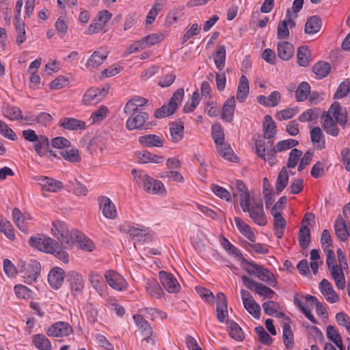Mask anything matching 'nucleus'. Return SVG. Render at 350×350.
Instances as JSON below:
<instances>
[{
  "label": "nucleus",
  "mask_w": 350,
  "mask_h": 350,
  "mask_svg": "<svg viewBox=\"0 0 350 350\" xmlns=\"http://www.w3.org/2000/svg\"><path fill=\"white\" fill-rule=\"evenodd\" d=\"M310 52L308 46H302L298 48L297 53V62L299 66L306 67L310 64Z\"/></svg>",
  "instance_id": "3c124183"
},
{
  "label": "nucleus",
  "mask_w": 350,
  "mask_h": 350,
  "mask_svg": "<svg viewBox=\"0 0 350 350\" xmlns=\"http://www.w3.org/2000/svg\"><path fill=\"white\" fill-rule=\"evenodd\" d=\"M65 279V271L59 268L55 267L49 273L48 280L51 288L58 290L62 286Z\"/></svg>",
  "instance_id": "5701e85b"
},
{
  "label": "nucleus",
  "mask_w": 350,
  "mask_h": 350,
  "mask_svg": "<svg viewBox=\"0 0 350 350\" xmlns=\"http://www.w3.org/2000/svg\"><path fill=\"white\" fill-rule=\"evenodd\" d=\"M88 280L92 288L100 296H104L106 293L107 286L103 280V275L99 272H90L88 275Z\"/></svg>",
  "instance_id": "b1692460"
},
{
  "label": "nucleus",
  "mask_w": 350,
  "mask_h": 350,
  "mask_svg": "<svg viewBox=\"0 0 350 350\" xmlns=\"http://www.w3.org/2000/svg\"><path fill=\"white\" fill-rule=\"evenodd\" d=\"M250 94V83L248 79L242 75L240 77L237 92V98L239 102L243 103L245 101Z\"/></svg>",
  "instance_id": "72a5a7b5"
},
{
  "label": "nucleus",
  "mask_w": 350,
  "mask_h": 350,
  "mask_svg": "<svg viewBox=\"0 0 350 350\" xmlns=\"http://www.w3.org/2000/svg\"><path fill=\"white\" fill-rule=\"evenodd\" d=\"M322 27V21L318 16L308 18L305 24V33L313 35L319 32Z\"/></svg>",
  "instance_id": "ea45409f"
},
{
  "label": "nucleus",
  "mask_w": 350,
  "mask_h": 350,
  "mask_svg": "<svg viewBox=\"0 0 350 350\" xmlns=\"http://www.w3.org/2000/svg\"><path fill=\"white\" fill-rule=\"evenodd\" d=\"M312 70L317 78L322 79L330 72L331 66L328 63L318 62L314 65Z\"/></svg>",
  "instance_id": "e2e57ef3"
},
{
  "label": "nucleus",
  "mask_w": 350,
  "mask_h": 350,
  "mask_svg": "<svg viewBox=\"0 0 350 350\" xmlns=\"http://www.w3.org/2000/svg\"><path fill=\"white\" fill-rule=\"evenodd\" d=\"M109 114V109L105 105L99 107L91 115L93 124H100Z\"/></svg>",
  "instance_id": "0e129e2a"
},
{
  "label": "nucleus",
  "mask_w": 350,
  "mask_h": 350,
  "mask_svg": "<svg viewBox=\"0 0 350 350\" xmlns=\"http://www.w3.org/2000/svg\"><path fill=\"white\" fill-rule=\"evenodd\" d=\"M98 202L104 217L109 219H114L116 217V208L109 197L100 196L98 198Z\"/></svg>",
  "instance_id": "aec40b11"
},
{
  "label": "nucleus",
  "mask_w": 350,
  "mask_h": 350,
  "mask_svg": "<svg viewBox=\"0 0 350 350\" xmlns=\"http://www.w3.org/2000/svg\"><path fill=\"white\" fill-rule=\"evenodd\" d=\"M216 148L219 155L227 161H234L237 159L234 154L233 149L228 143L224 142L221 145L217 146Z\"/></svg>",
  "instance_id": "8fccbe9b"
},
{
  "label": "nucleus",
  "mask_w": 350,
  "mask_h": 350,
  "mask_svg": "<svg viewBox=\"0 0 350 350\" xmlns=\"http://www.w3.org/2000/svg\"><path fill=\"white\" fill-rule=\"evenodd\" d=\"M104 276L107 283L112 289L117 291H124L128 289V282L122 275L113 270L107 271Z\"/></svg>",
  "instance_id": "6e6552de"
},
{
  "label": "nucleus",
  "mask_w": 350,
  "mask_h": 350,
  "mask_svg": "<svg viewBox=\"0 0 350 350\" xmlns=\"http://www.w3.org/2000/svg\"><path fill=\"white\" fill-rule=\"evenodd\" d=\"M311 142L317 149H323L325 147V135L319 126L313 127L310 132Z\"/></svg>",
  "instance_id": "58836bf2"
},
{
  "label": "nucleus",
  "mask_w": 350,
  "mask_h": 350,
  "mask_svg": "<svg viewBox=\"0 0 350 350\" xmlns=\"http://www.w3.org/2000/svg\"><path fill=\"white\" fill-rule=\"evenodd\" d=\"M145 288L148 294L154 299H159L162 296L161 287L155 280H148L146 282Z\"/></svg>",
  "instance_id": "a18cd8bd"
},
{
  "label": "nucleus",
  "mask_w": 350,
  "mask_h": 350,
  "mask_svg": "<svg viewBox=\"0 0 350 350\" xmlns=\"http://www.w3.org/2000/svg\"><path fill=\"white\" fill-rule=\"evenodd\" d=\"M148 103V99L139 96H133L125 105L123 112L131 113L134 111H139V109Z\"/></svg>",
  "instance_id": "c756f323"
},
{
  "label": "nucleus",
  "mask_w": 350,
  "mask_h": 350,
  "mask_svg": "<svg viewBox=\"0 0 350 350\" xmlns=\"http://www.w3.org/2000/svg\"><path fill=\"white\" fill-rule=\"evenodd\" d=\"M101 100L98 89L90 88L87 90L83 96V103L86 105H95Z\"/></svg>",
  "instance_id": "6e6d98bb"
},
{
  "label": "nucleus",
  "mask_w": 350,
  "mask_h": 350,
  "mask_svg": "<svg viewBox=\"0 0 350 350\" xmlns=\"http://www.w3.org/2000/svg\"><path fill=\"white\" fill-rule=\"evenodd\" d=\"M296 14H291L290 9H287L286 19L281 21L278 25V39H287L289 36V28L296 26Z\"/></svg>",
  "instance_id": "f8f14e48"
},
{
  "label": "nucleus",
  "mask_w": 350,
  "mask_h": 350,
  "mask_svg": "<svg viewBox=\"0 0 350 350\" xmlns=\"http://www.w3.org/2000/svg\"><path fill=\"white\" fill-rule=\"evenodd\" d=\"M334 121L342 127L345 126L348 119L345 107H342L339 103L334 102L327 111Z\"/></svg>",
  "instance_id": "a211bd4d"
},
{
  "label": "nucleus",
  "mask_w": 350,
  "mask_h": 350,
  "mask_svg": "<svg viewBox=\"0 0 350 350\" xmlns=\"http://www.w3.org/2000/svg\"><path fill=\"white\" fill-rule=\"evenodd\" d=\"M12 219L21 231L23 232H27L29 226L28 220L30 219L29 217L24 216L17 207H14L12 211Z\"/></svg>",
  "instance_id": "f704fd0d"
},
{
  "label": "nucleus",
  "mask_w": 350,
  "mask_h": 350,
  "mask_svg": "<svg viewBox=\"0 0 350 350\" xmlns=\"http://www.w3.org/2000/svg\"><path fill=\"white\" fill-rule=\"evenodd\" d=\"M60 154L66 161L70 163H76L81 161V157L77 148L66 149L62 151Z\"/></svg>",
  "instance_id": "13d9d810"
},
{
  "label": "nucleus",
  "mask_w": 350,
  "mask_h": 350,
  "mask_svg": "<svg viewBox=\"0 0 350 350\" xmlns=\"http://www.w3.org/2000/svg\"><path fill=\"white\" fill-rule=\"evenodd\" d=\"M282 337L284 343L288 349L293 348L294 345L293 334L290 327V325L285 323L282 325Z\"/></svg>",
  "instance_id": "680f3d73"
},
{
  "label": "nucleus",
  "mask_w": 350,
  "mask_h": 350,
  "mask_svg": "<svg viewBox=\"0 0 350 350\" xmlns=\"http://www.w3.org/2000/svg\"><path fill=\"white\" fill-rule=\"evenodd\" d=\"M229 329L230 336L237 341H242L244 339L243 332L238 323L233 321H226Z\"/></svg>",
  "instance_id": "5fc2aeb1"
},
{
  "label": "nucleus",
  "mask_w": 350,
  "mask_h": 350,
  "mask_svg": "<svg viewBox=\"0 0 350 350\" xmlns=\"http://www.w3.org/2000/svg\"><path fill=\"white\" fill-rule=\"evenodd\" d=\"M22 136L27 142L32 144L33 151L40 157H48L50 161L57 157V154L50 148V139L48 136L37 135L31 129L23 130Z\"/></svg>",
  "instance_id": "f03ea898"
},
{
  "label": "nucleus",
  "mask_w": 350,
  "mask_h": 350,
  "mask_svg": "<svg viewBox=\"0 0 350 350\" xmlns=\"http://www.w3.org/2000/svg\"><path fill=\"white\" fill-rule=\"evenodd\" d=\"M120 230L122 232L129 234L142 243L146 242L148 239L150 238V229L139 224L132 225L129 223H124L120 226Z\"/></svg>",
  "instance_id": "423d86ee"
},
{
  "label": "nucleus",
  "mask_w": 350,
  "mask_h": 350,
  "mask_svg": "<svg viewBox=\"0 0 350 350\" xmlns=\"http://www.w3.org/2000/svg\"><path fill=\"white\" fill-rule=\"evenodd\" d=\"M15 20V27L17 33V36L16 38V42L17 44H21L25 42L27 39L25 23L22 21L21 18H18V16H14Z\"/></svg>",
  "instance_id": "864d4df0"
},
{
  "label": "nucleus",
  "mask_w": 350,
  "mask_h": 350,
  "mask_svg": "<svg viewBox=\"0 0 350 350\" xmlns=\"http://www.w3.org/2000/svg\"><path fill=\"white\" fill-rule=\"evenodd\" d=\"M311 241L310 230L308 226H301L298 234V242L302 248L308 247Z\"/></svg>",
  "instance_id": "4d7b16f0"
},
{
  "label": "nucleus",
  "mask_w": 350,
  "mask_h": 350,
  "mask_svg": "<svg viewBox=\"0 0 350 350\" xmlns=\"http://www.w3.org/2000/svg\"><path fill=\"white\" fill-rule=\"evenodd\" d=\"M234 221L240 233L247 238L251 242L254 243L256 241V235L252 230L250 225L244 222L239 217H234Z\"/></svg>",
  "instance_id": "c9c22d12"
},
{
  "label": "nucleus",
  "mask_w": 350,
  "mask_h": 350,
  "mask_svg": "<svg viewBox=\"0 0 350 350\" xmlns=\"http://www.w3.org/2000/svg\"><path fill=\"white\" fill-rule=\"evenodd\" d=\"M298 144L295 139L288 138L278 142L273 145V141L265 142V139H256L255 147L256 154L263 161H267L271 166L277 163L276 154L293 148Z\"/></svg>",
  "instance_id": "f257e3e1"
},
{
  "label": "nucleus",
  "mask_w": 350,
  "mask_h": 350,
  "mask_svg": "<svg viewBox=\"0 0 350 350\" xmlns=\"http://www.w3.org/2000/svg\"><path fill=\"white\" fill-rule=\"evenodd\" d=\"M241 279L243 284L248 289L254 291L260 296H263L267 299H271L275 294V292L269 288V287H267V286L260 282H255L247 275H242Z\"/></svg>",
  "instance_id": "0eeeda50"
},
{
  "label": "nucleus",
  "mask_w": 350,
  "mask_h": 350,
  "mask_svg": "<svg viewBox=\"0 0 350 350\" xmlns=\"http://www.w3.org/2000/svg\"><path fill=\"white\" fill-rule=\"evenodd\" d=\"M33 179L38 182L42 191L57 192L63 188V183L57 179L46 176H36Z\"/></svg>",
  "instance_id": "2eb2a0df"
},
{
  "label": "nucleus",
  "mask_w": 350,
  "mask_h": 350,
  "mask_svg": "<svg viewBox=\"0 0 350 350\" xmlns=\"http://www.w3.org/2000/svg\"><path fill=\"white\" fill-rule=\"evenodd\" d=\"M321 124L325 133L332 136L336 137L339 134V129L337 122L334 120L331 116L327 112L321 115Z\"/></svg>",
  "instance_id": "bb28decb"
},
{
  "label": "nucleus",
  "mask_w": 350,
  "mask_h": 350,
  "mask_svg": "<svg viewBox=\"0 0 350 350\" xmlns=\"http://www.w3.org/2000/svg\"><path fill=\"white\" fill-rule=\"evenodd\" d=\"M139 142L141 145L146 147H162L165 139L159 135L148 134L139 137Z\"/></svg>",
  "instance_id": "7c9ffc66"
},
{
  "label": "nucleus",
  "mask_w": 350,
  "mask_h": 350,
  "mask_svg": "<svg viewBox=\"0 0 350 350\" xmlns=\"http://www.w3.org/2000/svg\"><path fill=\"white\" fill-rule=\"evenodd\" d=\"M334 228L336 235L340 241H347V237H350V223L346 224L342 216H338L334 222Z\"/></svg>",
  "instance_id": "4be33fe9"
},
{
  "label": "nucleus",
  "mask_w": 350,
  "mask_h": 350,
  "mask_svg": "<svg viewBox=\"0 0 350 350\" xmlns=\"http://www.w3.org/2000/svg\"><path fill=\"white\" fill-rule=\"evenodd\" d=\"M236 107V100L231 96L225 100L223 105L221 118L226 122H232L234 117V112Z\"/></svg>",
  "instance_id": "2f4dec72"
},
{
  "label": "nucleus",
  "mask_w": 350,
  "mask_h": 350,
  "mask_svg": "<svg viewBox=\"0 0 350 350\" xmlns=\"http://www.w3.org/2000/svg\"><path fill=\"white\" fill-rule=\"evenodd\" d=\"M2 113L4 117L11 121H18L23 118V112L18 107L13 105H4L2 108Z\"/></svg>",
  "instance_id": "79ce46f5"
},
{
  "label": "nucleus",
  "mask_w": 350,
  "mask_h": 350,
  "mask_svg": "<svg viewBox=\"0 0 350 350\" xmlns=\"http://www.w3.org/2000/svg\"><path fill=\"white\" fill-rule=\"evenodd\" d=\"M288 175L285 167H283L278 175L275 190L278 194L281 193L288 185Z\"/></svg>",
  "instance_id": "052dcab7"
},
{
  "label": "nucleus",
  "mask_w": 350,
  "mask_h": 350,
  "mask_svg": "<svg viewBox=\"0 0 350 350\" xmlns=\"http://www.w3.org/2000/svg\"><path fill=\"white\" fill-rule=\"evenodd\" d=\"M220 243L223 246L225 251H226L229 254L233 255L234 256L241 257V251L237 249L232 243L229 241V240L226 238L224 235L220 237Z\"/></svg>",
  "instance_id": "69168bd1"
},
{
  "label": "nucleus",
  "mask_w": 350,
  "mask_h": 350,
  "mask_svg": "<svg viewBox=\"0 0 350 350\" xmlns=\"http://www.w3.org/2000/svg\"><path fill=\"white\" fill-rule=\"evenodd\" d=\"M0 232L11 241L15 238L12 224L5 219H0Z\"/></svg>",
  "instance_id": "774afa93"
},
{
  "label": "nucleus",
  "mask_w": 350,
  "mask_h": 350,
  "mask_svg": "<svg viewBox=\"0 0 350 350\" xmlns=\"http://www.w3.org/2000/svg\"><path fill=\"white\" fill-rule=\"evenodd\" d=\"M139 161L142 163H159L164 161L163 156L152 154L148 151H141L138 153Z\"/></svg>",
  "instance_id": "09e8293b"
},
{
  "label": "nucleus",
  "mask_w": 350,
  "mask_h": 350,
  "mask_svg": "<svg viewBox=\"0 0 350 350\" xmlns=\"http://www.w3.org/2000/svg\"><path fill=\"white\" fill-rule=\"evenodd\" d=\"M159 278L161 283L163 286V288L170 293H178L180 290V286L178 284V281L175 276L166 271H159Z\"/></svg>",
  "instance_id": "dca6fc26"
},
{
  "label": "nucleus",
  "mask_w": 350,
  "mask_h": 350,
  "mask_svg": "<svg viewBox=\"0 0 350 350\" xmlns=\"http://www.w3.org/2000/svg\"><path fill=\"white\" fill-rule=\"evenodd\" d=\"M280 100L281 94L278 90H274L269 96L260 95L257 97V100L260 105L268 107L278 105Z\"/></svg>",
  "instance_id": "473e14b6"
},
{
  "label": "nucleus",
  "mask_w": 350,
  "mask_h": 350,
  "mask_svg": "<svg viewBox=\"0 0 350 350\" xmlns=\"http://www.w3.org/2000/svg\"><path fill=\"white\" fill-rule=\"evenodd\" d=\"M211 135L215 146L224 142L225 135L224 129L220 123H213L211 126Z\"/></svg>",
  "instance_id": "49530a36"
},
{
  "label": "nucleus",
  "mask_w": 350,
  "mask_h": 350,
  "mask_svg": "<svg viewBox=\"0 0 350 350\" xmlns=\"http://www.w3.org/2000/svg\"><path fill=\"white\" fill-rule=\"evenodd\" d=\"M226 47L219 46L213 55V62L217 69L222 70L226 62Z\"/></svg>",
  "instance_id": "603ef678"
},
{
  "label": "nucleus",
  "mask_w": 350,
  "mask_h": 350,
  "mask_svg": "<svg viewBox=\"0 0 350 350\" xmlns=\"http://www.w3.org/2000/svg\"><path fill=\"white\" fill-rule=\"evenodd\" d=\"M342 269V267L334 266L330 271L336 288L339 290H343L345 288V278Z\"/></svg>",
  "instance_id": "37998d69"
},
{
  "label": "nucleus",
  "mask_w": 350,
  "mask_h": 350,
  "mask_svg": "<svg viewBox=\"0 0 350 350\" xmlns=\"http://www.w3.org/2000/svg\"><path fill=\"white\" fill-rule=\"evenodd\" d=\"M107 56L108 52L105 49L94 51L88 59L85 66L90 70L98 68L103 64Z\"/></svg>",
  "instance_id": "393cba45"
},
{
  "label": "nucleus",
  "mask_w": 350,
  "mask_h": 350,
  "mask_svg": "<svg viewBox=\"0 0 350 350\" xmlns=\"http://www.w3.org/2000/svg\"><path fill=\"white\" fill-rule=\"evenodd\" d=\"M126 114L130 116L125 125L129 131L142 128L149 118L148 113L142 111H134Z\"/></svg>",
  "instance_id": "f3484780"
},
{
  "label": "nucleus",
  "mask_w": 350,
  "mask_h": 350,
  "mask_svg": "<svg viewBox=\"0 0 350 350\" xmlns=\"http://www.w3.org/2000/svg\"><path fill=\"white\" fill-rule=\"evenodd\" d=\"M67 281L73 295L77 296L83 293L85 281L81 274L77 271H70L67 274Z\"/></svg>",
  "instance_id": "9d476101"
},
{
  "label": "nucleus",
  "mask_w": 350,
  "mask_h": 350,
  "mask_svg": "<svg viewBox=\"0 0 350 350\" xmlns=\"http://www.w3.org/2000/svg\"><path fill=\"white\" fill-rule=\"evenodd\" d=\"M241 298L244 308L256 319L260 318V306L253 299L251 293L246 290L241 291Z\"/></svg>",
  "instance_id": "1a4fd4ad"
},
{
  "label": "nucleus",
  "mask_w": 350,
  "mask_h": 350,
  "mask_svg": "<svg viewBox=\"0 0 350 350\" xmlns=\"http://www.w3.org/2000/svg\"><path fill=\"white\" fill-rule=\"evenodd\" d=\"M311 87L307 82L304 81L300 83L295 90V99L297 102H304L310 94Z\"/></svg>",
  "instance_id": "de8ad7c7"
},
{
  "label": "nucleus",
  "mask_w": 350,
  "mask_h": 350,
  "mask_svg": "<svg viewBox=\"0 0 350 350\" xmlns=\"http://www.w3.org/2000/svg\"><path fill=\"white\" fill-rule=\"evenodd\" d=\"M246 263L253 269L251 270L250 269L245 268V271L250 275H256L260 281L267 283L273 288L277 286L278 281L275 275L269 271L268 269L264 268L263 266L254 262L247 261Z\"/></svg>",
  "instance_id": "39448f33"
},
{
  "label": "nucleus",
  "mask_w": 350,
  "mask_h": 350,
  "mask_svg": "<svg viewBox=\"0 0 350 350\" xmlns=\"http://www.w3.org/2000/svg\"><path fill=\"white\" fill-rule=\"evenodd\" d=\"M262 132L263 137L259 135L257 139H265V142L273 140V138L277 134V126L275 122L269 115H266L264 117L262 122Z\"/></svg>",
  "instance_id": "412c9836"
},
{
  "label": "nucleus",
  "mask_w": 350,
  "mask_h": 350,
  "mask_svg": "<svg viewBox=\"0 0 350 350\" xmlns=\"http://www.w3.org/2000/svg\"><path fill=\"white\" fill-rule=\"evenodd\" d=\"M172 139L177 143L181 141L184 135V126L180 124H173L170 128Z\"/></svg>",
  "instance_id": "338daca9"
},
{
  "label": "nucleus",
  "mask_w": 350,
  "mask_h": 350,
  "mask_svg": "<svg viewBox=\"0 0 350 350\" xmlns=\"http://www.w3.org/2000/svg\"><path fill=\"white\" fill-rule=\"evenodd\" d=\"M295 53L293 45L288 41H281L278 43V55L282 59L288 60L293 57Z\"/></svg>",
  "instance_id": "a19ab883"
},
{
  "label": "nucleus",
  "mask_w": 350,
  "mask_h": 350,
  "mask_svg": "<svg viewBox=\"0 0 350 350\" xmlns=\"http://www.w3.org/2000/svg\"><path fill=\"white\" fill-rule=\"evenodd\" d=\"M31 342L38 350H52V345L43 334H36L31 336Z\"/></svg>",
  "instance_id": "4c0bfd02"
},
{
  "label": "nucleus",
  "mask_w": 350,
  "mask_h": 350,
  "mask_svg": "<svg viewBox=\"0 0 350 350\" xmlns=\"http://www.w3.org/2000/svg\"><path fill=\"white\" fill-rule=\"evenodd\" d=\"M59 126L68 131H81L85 128V123L75 118L66 117L60 119Z\"/></svg>",
  "instance_id": "c85d7f7f"
},
{
  "label": "nucleus",
  "mask_w": 350,
  "mask_h": 350,
  "mask_svg": "<svg viewBox=\"0 0 350 350\" xmlns=\"http://www.w3.org/2000/svg\"><path fill=\"white\" fill-rule=\"evenodd\" d=\"M216 318L220 323L229 321L227 300L223 293H219L216 300Z\"/></svg>",
  "instance_id": "6ab92c4d"
},
{
  "label": "nucleus",
  "mask_w": 350,
  "mask_h": 350,
  "mask_svg": "<svg viewBox=\"0 0 350 350\" xmlns=\"http://www.w3.org/2000/svg\"><path fill=\"white\" fill-rule=\"evenodd\" d=\"M271 213L274 219L275 234L278 238H280L284 234V229L286 225V221L280 212L275 211V210H271Z\"/></svg>",
  "instance_id": "e433bc0d"
},
{
  "label": "nucleus",
  "mask_w": 350,
  "mask_h": 350,
  "mask_svg": "<svg viewBox=\"0 0 350 350\" xmlns=\"http://www.w3.org/2000/svg\"><path fill=\"white\" fill-rule=\"evenodd\" d=\"M326 335L327 338L333 341L340 350H345L342 336L334 325L327 326Z\"/></svg>",
  "instance_id": "c03bdc74"
},
{
  "label": "nucleus",
  "mask_w": 350,
  "mask_h": 350,
  "mask_svg": "<svg viewBox=\"0 0 350 350\" xmlns=\"http://www.w3.org/2000/svg\"><path fill=\"white\" fill-rule=\"evenodd\" d=\"M14 292L18 299H30L32 297V291L27 286L18 284L14 287Z\"/></svg>",
  "instance_id": "bf43d9fd"
},
{
  "label": "nucleus",
  "mask_w": 350,
  "mask_h": 350,
  "mask_svg": "<svg viewBox=\"0 0 350 350\" xmlns=\"http://www.w3.org/2000/svg\"><path fill=\"white\" fill-rule=\"evenodd\" d=\"M46 332L49 337H68L73 329L68 322L57 321L50 325Z\"/></svg>",
  "instance_id": "9b49d317"
},
{
  "label": "nucleus",
  "mask_w": 350,
  "mask_h": 350,
  "mask_svg": "<svg viewBox=\"0 0 350 350\" xmlns=\"http://www.w3.org/2000/svg\"><path fill=\"white\" fill-rule=\"evenodd\" d=\"M131 174L135 181L137 185L142 187L145 192L152 195L163 196L166 194L167 191L164 184L158 179H154L142 170H133Z\"/></svg>",
  "instance_id": "7ed1b4c3"
},
{
  "label": "nucleus",
  "mask_w": 350,
  "mask_h": 350,
  "mask_svg": "<svg viewBox=\"0 0 350 350\" xmlns=\"http://www.w3.org/2000/svg\"><path fill=\"white\" fill-rule=\"evenodd\" d=\"M75 244H77L83 251L91 252L95 250V243L92 240L79 230H77V237L72 239V247Z\"/></svg>",
  "instance_id": "cd10ccee"
},
{
  "label": "nucleus",
  "mask_w": 350,
  "mask_h": 350,
  "mask_svg": "<svg viewBox=\"0 0 350 350\" xmlns=\"http://www.w3.org/2000/svg\"><path fill=\"white\" fill-rule=\"evenodd\" d=\"M247 212L250 214V219L256 224L265 226L267 224V216L261 202H253Z\"/></svg>",
  "instance_id": "ddd939ff"
},
{
  "label": "nucleus",
  "mask_w": 350,
  "mask_h": 350,
  "mask_svg": "<svg viewBox=\"0 0 350 350\" xmlns=\"http://www.w3.org/2000/svg\"><path fill=\"white\" fill-rule=\"evenodd\" d=\"M29 244L30 246L41 252L51 254L54 245L57 243L49 237L38 236L35 237H31L29 239Z\"/></svg>",
  "instance_id": "4468645a"
},
{
  "label": "nucleus",
  "mask_w": 350,
  "mask_h": 350,
  "mask_svg": "<svg viewBox=\"0 0 350 350\" xmlns=\"http://www.w3.org/2000/svg\"><path fill=\"white\" fill-rule=\"evenodd\" d=\"M51 232L54 237L58 239L64 247L67 250H70L72 247V239L77 237V230L76 228L68 230L66 224L60 221L53 222Z\"/></svg>",
  "instance_id": "20e7f679"
},
{
  "label": "nucleus",
  "mask_w": 350,
  "mask_h": 350,
  "mask_svg": "<svg viewBox=\"0 0 350 350\" xmlns=\"http://www.w3.org/2000/svg\"><path fill=\"white\" fill-rule=\"evenodd\" d=\"M319 289L328 302L333 304L339 301V295L334 291L333 285L328 280H323L319 284Z\"/></svg>",
  "instance_id": "a878e982"
}]
</instances>
